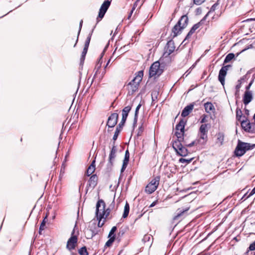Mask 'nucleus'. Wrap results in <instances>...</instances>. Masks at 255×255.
Returning <instances> with one entry per match:
<instances>
[{"label": "nucleus", "instance_id": "nucleus-1", "mask_svg": "<svg viewBox=\"0 0 255 255\" xmlns=\"http://www.w3.org/2000/svg\"><path fill=\"white\" fill-rule=\"evenodd\" d=\"M143 76V71H139L135 74V77L126 85L128 91V95H132L138 90Z\"/></svg>", "mask_w": 255, "mask_h": 255}, {"label": "nucleus", "instance_id": "nucleus-2", "mask_svg": "<svg viewBox=\"0 0 255 255\" xmlns=\"http://www.w3.org/2000/svg\"><path fill=\"white\" fill-rule=\"evenodd\" d=\"M255 147V144H251L239 140L234 152L237 156H241L243 155L247 150L252 149Z\"/></svg>", "mask_w": 255, "mask_h": 255}, {"label": "nucleus", "instance_id": "nucleus-3", "mask_svg": "<svg viewBox=\"0 0 255 255\" xmlns=\"http://www.w3.org/2000/svg\"><path fill=\"white\" fill-rule=\"evenodd\" d=\"M183 140L180 139L175 140L172 143V147L177 155L181 156H186L189 153V152L186 147L184 146L181 143Z\"/></svg>", "mask_w": 255, "mask_h": 255}, {"label": "nucleus", "instance_id": "nucleus-4", "mask_svg": "<svg viewBox=\"0 0 255 255\" xmlns=\"http://www.w3.org/2000/svg\"><path fill=\"white\" fill-rule=\"evenodd\" d=\"M163 66L161 65L159 61H156L151 65L149 68V77L159 76L163 73Z\"/></svg>", "mask_w": 255, "mask_h": 255}, {"label": "nucleus", "instance_id": "nucleus-5", "mask_svg": "<svg viewBox=\"0 0 255 255\" xmlns=\"http://www.w3.org/2000/svg\"><path fill=\"white\" fill-rule=\"evenodd\" d=\"M160 179V177L159 176L152 178L146 186L145 192L148 194L153 193L157 189L159 185Z\"/></svg>", "mask_w": 255, "mask_h": 255}, {"label": "nucleus", "instance_id": "nucleus-6", "mask_svg": "<svg viewBox=\"0 0 255 255\" xmlns=\"http://www.w3.org/2000/svg\"><path fill=\"white\" fill-rule=\"evenodd\" d=\"M187 121L182 119L180 120L179 123L176 126L175 135L177 138V139H180L183 140V135L184 133L185 126L186 124Z\"/></svg>", "mask_w": 255, "mask_h": 255}, {"label": "nucleus", "instance_id": "nucleus-7", "mask_svg": "<svg viewBox=\"0 0 255 255\" xmlns=\"http://www.w3.org/2000/svg\"><path fill=\"white\" fill-rule=\"evenodd\" d=\"M112 0H106L102 4L99 12V14L97 17L96 24L100 22L104 17L106 11L109 8Z\"/></svg>", "mask_w": 255, "mask_h": 255}, {"label": "nucleus", "instance_id": "nucleus-8", "mask_svg": "<svg viewBox=\"0 0 255 255\" xmlns=\"http://www.w3.org/2000/svg\"><path fill=\"white\" fill-rule=\"evenodd\" d=\"M241 126L243 128L249 132H255V123H250L247 119H243L241 122Z\"/></svg>", "mask_w": 255, "mask_h": 255}, {"label": "nucleus", "instance_id": "nucleus-9", "mask_svg": "<svg viewBox=\"0 0 255 255\" xmlns=\"http://www.w3.org/2000/svg\"><path fill=\"white\" fill-rule=\"evenodd\" d=\"M74 234V230L73 231L71 237L68 239L66 245L67 249L70 251L74 250L77 246L78 238Z\"/></svg>", "mask_w": 255, "mask_h": 255}, {"label": "nucleus", "instance_id": "nucleus-10", "mask_svg": "<svg viewBox=\"0 0 255 255\" xmlns=\"http://www.w3.org/2000/svg\"><path fill=\"white\" fill-rule=\"evenodd\" d=\"M115 144V141H114L113 145L112 147V149L111 150L109 157V160H108V163L107 164V166L109 168H110V169H112L113 164H114V161L115 160V159L116 157V152L117 151V148Z\"/></svg>", "mask_w": 255, "mask_h": 255}, {"label": "nucleus", "instance_id": "nucleus-11", "mask_svg": "<svg viewBox=\"0 0 255 255\" xmlns=\"http://www.w3.org/2000/svg\"><path fill=\"white\" fill-rule=\"evenodd\" d=\"M175 49L174 42L172 39L169 40L165 47V51L163 56H164L165 58L168 57L174 51Z\"/></svg>", "mask_w": 255, "mask_h": 255}, {"label": "nucleus", "instance_id": "nucleus-12", "mask_svg": "<svg viewBox=\"0 0 255 255\" xmlns=\"http://www.w3.org/2000/svg\"><path fill=\"white\" fill-rule=\"evenodd\" d=\"M119 115L117 113L112 114L108 118L107 126L109 128H114L117 124Z\"/></svg>", "mask_w": 255, "mask_h": 255}, {"label": "nucleus", "instance_id": "nucleus-13", "mask_svg": "<svg viewBox=\"0 0 255 255\" xmlns=\"http://www.w3.org/2000/svg\"><path fill=\"white\" fill-rule=\"evenodd\" d=\"M207 17V15L204 17L203 18H202L200 22H198L197 23L194 24L192 27V28H191V29L190 30V31H189V32L188 33V34H187L185 38L184 39V41H185V40H186L187 39H189L190 38V37L191 36V35L195 32V31L198 28L200 27V26L203 23L204 21L205 20V19H206V17Z\"/></svg>", "mask_w": 255, "mask_h": 255}, {"label": "nucleus", "instance_id": "nucleus-14", "mask_svg": "<svg viewBox=\"0 0 255 255\" xmlns=\"http://www.w3.org/2000/svg\"><path fill=\"white\" fill-rule=\"evenodd\" d=\"M106 203L103 199H99L96 204V215L98 220L100 213L105 210Z\"/></svg>", "mask_w": 255, "mask_h": 255}, {"label": "nucleus", "instance_id": "nucleus-15", "mask_svg": "<svg viewBox=\"0 0 255 255\" xmlns=\"http://www.w3.org/2000/svg\"><path fill=\"white\" fill-rule=\"evenodd\" d=\"M98 177L96 174L92 175L89 178L87 185V190L89 188L94 189L97 185Z\"/></svg>", "mask_w": 255, "mask_h": 255}, {"label": "nucleus", "instance_id": "nucleus-16", "mask_svg": "<svg viewBox=\"0 0 255 255\" xmlns=\"http://www.w3.org/2000/svg\"><path fill=\"white\" fill-rule=\"evenodd\" d=\"M195 103H192L187 106H186L183 110L181 116L182 117H186L188 116L192 111Z\"/></svg>", "mask_w": 255, "mask_h": 255}, {"label": "nucleus", "instance_id": "nucleus-17", "mask_svg": "<svg viewBox=\"0 0 255 255\" xmlns=\"http://www.w3.org/2000/svg\"><path fill=\"white\" fill-rule=\"evenodd\" d=\"M253 94L251 91H246L243 97V103L245 105H248L253 100Z\"/></svg>", "mask_w": 255, "mask_h": 255}, {"label": "nucleus", "instance_id": "nucleus-18", "mask_svg": "<svg viewBox=\"0 0 255 255\" xmlns=\"http://www.w3.org/2000/svg\"><path fill=\"white\" fill-rule=\"evenodd\" d=\"M188 208L182 210H180V209H178L177 210L178 212L177 213V215L173 217V220L174 221H178L181 220L183 218H184L185 216V214L186 212L188 211Z\"/></svg>", "mask_w": 255, "mask_h": 255}, {"label": "nucleus", "instance_id": "nucleus-19", "mask_svg": "<svg viewBox=\"0 0 255 255\" xmlns=\"http://www.w3.org/2000/svg\"><path fill=\"white\" fill-rule=\"evenodd\" d=\"M111 213V210L110 208H108L104 211H102V213H100V215L98 217V220L101 221L102 219H110L112 218V216H109Z\"/></svg>", "mask_w": 255, "mask_h": 255}, {"label": "nucleus", "instance_id": "nucleus-20", "mask_svg": "<svg viewBox=\"0 0 255 255\" xmlns=\"http://www.w3.org/2000/svg\"><path fill=\"white\" fill-rule=\"evenodd\" d=\"M178 25H179L183 29L187 26L188 23V17L186 15H182L178 21Z\"/></svg>", "mask_w": 255, "mask_h": 255}, {"label": "nucleus", "instance_id": "nucleus-21", "mask_svg": "<svg viewBox=\"0 0 255 255\" xmlns=\"http://www.w3.org/2000/svg\"><path fill=\"white\" fill-rule=\"evenodd\" d=\"M129 152L128 151V150L127 149L125 152V157H124V159L123 162V165H122V168L121 170V172H123L126 169L127 165L128 164V161H129Z\"/></svg>", "mask_w": 255, "mask_h": 255}, {"label": "nucleus", "instance_id": "nucleus-22", "mask_svg": "<svg viewBox=\"0 0 255 255\" xmlns=\"http://www.w3.org/2000/svg\"><path fill=\"white\" fill-rule=\"evenodd\" d=\"M183 29L181 28L179 25H178L177 23L172 29V33L173 34L172 35L173 38L180 34Z\"/></svg>", "mask_w": 255, "mask_h": 255}, {"label": "nucleus", "instance_id": "nucleus-23", "mask_svg": "<svg viewBox=\"0 0 255 255\" xmlns=\"http://www.w3.org/2000/svg\"><path fill=\"white\" fill-rule=\"evenodd\" d=\"M95 169V160H94L86 171V175L87 176H90L94 172Z\"/></svg>", "mask_w": 255, "mask_h": 255}, {"label": "nucleus", "instance_id": "nucleus-24", "mask_svg": "<svg viewBox=\"0 0 255 255\" xmlns=\"http://www.w3.org/2000/svg\"><path fill=\"white\" fill-rule=\"evenodd\" d=\"M124 125L125 124H122V123L120 122V123L117 127L116 131L115 132V134L113 137V139L114 140V141H115L117 140L119 133H120V132L121 131V130L123 129V128Z\"/></svg>", "mask_w": 255, "mask_h": 255}, {"label": "nucleus", "instance_id": "nucleus-25", "mask_svg": "<svg viewBox=\"0 0 255 255\" xmlns=\"http://www.w3.org/2000/svg\"><path fill=\"white\" fill-rule=\"evenodd\" d=\"M205 111L208 113L213 112L215 110L213 105L210 102H207L204 104Z\"/></svg>", "mask_w": 255, "mask_h": 255}, {"label": "nucleus", "instance_id": "nucleus-26", "mask_svg": "<svg viewBox=\"0 0 255 255\" xmlns=\"http://www.w3.org/2000/svg\"><path fill=\"white\" fill-rule=\"evenodd\" d=\"M242 118H244L243 119H247V118L245 117V116H243L242 111L241 110L238 108L236 109V119L241 122L243 120L242 119Z\"/></svg>", "mask_w": 255, "mask_h": 255}, {"label": "nucleus", "instance_id": "nucleus-27", "mask_svg": "<svg viewBox=\"0 0 255 255\" xmlns=\"http://www.w3.org/2000/svg\"><path fill=\"white\" fill-rule=\"evenodd\" d=\"M95 27H96V25L94 27L93 29L92 30L91 32L89 33L88 36L87 37V38L86 40V41L85 42L84 47V48L88 49V47H89V46L90 44V42L91 41V37H92L93 32L94 31V29Z\"/></svg>", "mask_w": 255, "mask_h": 255}, {"label": "nucleus", "instance_id": "nucleus-28", "mask_svg": "<svg viewBox=\"0 0 255 255\" xmlns=\"http://www.w3.org/2000/svg\"><path fill=\"white\" fill-rule=\"evenodd\" d=\"M129 211V205L128 202H126V205L124 207V213L123 215V218H126L128 216Z\"/></svg>", "mask_w": 255, "mask_h": 255}, {"label": "nucleus", "instance_id": "nucleus-29", "mask_svg": "<svg viewBox=\"0 0 255 255\" xmlns=\"http://www.w3.org/2000/svg\"><path fill=\"white\" fill-rule=\"evenodd\" d=\"M141 106V105L140 104H139L138 105L136 108V109L135 111L134 117L133 125H135L137 123L138 111H139V110Z\"/></svg>", "mask_w": 255, "mask_h": 255}, {"label": "nucleus", "instance_id": "nucleus-30", "mask_svg": "<svg viewBox=\"0 0 255 255\" xmlns=\"http://www.w3.org/2000/svg\"><path fill=\"white\" fill-rule=\"evenodd\" d=\"M208 124H202L200 127V133H207L208 132Z\"/></svg>", "mask_w": 255, "mask_h": 255}, {"label": "nucleus", "instance_id": "nucleus-31", "mask_svg": "<svg viewBox=\"0 0 255 255\" xmlns=\"http://www.w3.org/2000/svg\"><path fill=\"white\" fill-rule=\"evenodd\" d=\"M234 58H235V54L234 53H231L228 54L224 59V63L229 62Z\"/></svg>", "mask_w": 255, "mask_h": 255}, {"label": "nucleus", "instance_id": "nucleus-32", "mask_svg": "<svg viewBox=\"0 0 255 255\" xmlns=\"http://www.w3.org/2000/svg\"><path fill=\"white\" fill-rule=\"evenodd\" d=\"M78 253L80 255H88V252L85 246L82 247L78 250Z\"/></svg>", "mask_w": 255, "mask_h": 255}, {"label": "nucleus", "instance_id": "nucleus-33", "mask_svg": "<svg viewBox=\"0 0 255 255\" xmlns=\"http://www.w3.org/2000/svg\"><path fill=\"white\" fill-rule=\"evenodd\" d=\"M115 239H116L115 235H114L112 236V237L110 238L109 240L106 242L105 247H110L112 245L113 242L115 241Z\"/></svg>", "mask_w": 255, "mask_h": 255}, {"label": "nucleus", "instance_id": "nucleus-34", "mask_svg": "<svg viewBox=\"0 0 255 255\" xmlns=\"http://www.w3.org/2000/svg\"><path fill=\"white\" fill-rule=\"evenodd\" d=\"M193 159V158H191L190 159H185L183 158H181L179 159V162L182 163H184L185 165L190 163L192 160Z\"/></svg>", "mask_w": 255, "mask_h": 255}, {"label": "nucleus", "instance_id": "nucleus-35", "mask_svg": "<svg viewBox=\"0 0 255 255\" xmlns=\"http://www.w3.org/2000/svg\"><path fill=\"white\" fill-rule=\"evenodd\" d=\"M47 221V216H46L44 219L43 220L42 223H41L40 228H39V234H41V232L44 229V227L45 226L46 223Z\"/></svg>", "mask_w": 255, "mask_h": 255}, {"label": "nucleus", "instance_id": "nucleus-36", "mask_svg": "<svg viewBox=\"0 0 255 255\" xmlns=\"http://www.w3.org/2000/svg\"><path fill=\"white\" fill-rule=\"evenodd\" d=\"M218 79L221 84L223 86V66L219 71Z\"/></svg>", "mask_w": 255, "mask_h": 255}, {"label": "nucleus", "instance_id": "nucleus-37", "mask_svg": "<svg viewBox=\"0 0 255 255\" xmlns=\"http://www.w3.org/2000/svg\"><path fill=\"white\" fill-rule=\"evenodd\" d=\"M132 105H131L130 106H128L126 107H125L123 110H122V113H127L128 114V113L130 112V111L131 110V108H132Z\"/></svg>", "mask_w": 255, "mask_h": 255}, {"label": "nucleus", "instance_id": "nucleus-38", "mask_svg": "<svg viewBox=\"0 0 255 255\" xmlns=\"http://www.w3.org/2000/svg\"><path fill=\"white\" fill-rule=\"evenodd\" d=\"M139 1V0H137L133 4V7L132 8V9L131 10L130 13H129V15L128 16V19H129L130 17H131L132 14V12L133 11H134V10L135 9V7L137 6V3Z\"/></svg>", "mask_w": 255, "mask_h": 255}, {"label": "nucleus", "instance_id": "nucleus-39", "mask_svg": "<svg viewBox=\"0 0 255 255\" xmlns=\"http://www.w3.org/2000/svg\"><path fill=\"white\" fill-rule=\"evenodd\" d=\"M83 20H81L80 22V24H79V31L78 32V35H77V39H76V43L75 44H74V47H75L77 42H78V38H79V34H80V31H81V28H82V24H83Z\"/></svg>", "mask_w": 255, "mask_h": 255}, {"label": "nucleus", "instance_id": "nucleus-40", "mask_svg": "<svg viewBox=\"0 0 255 255\" xmlns=\"http://www.w3.org/2000/svg\"><path fill=\"white\" fill-rule=\"evenodd\" d=\"M200 138L203 140L202 142L204 143L207 140V133H200Z\"/></svg>", "mask_w": 255, "mask_h": 255}, {"label": "nucleus", "instance_id": "nucleus-41", "mask_svg": "<svg viewBox=\"0 0 255 255\" xmlns=\"http://www.w3.org/2000/svg\"><path fill=\"white\" fill-rule=\"evenodd\" d=\"M117 227H116V226L113 227L109 233L108 237L111 238V237H112L113 236L115 235L114 234H115V232L117 231Z\"/></svg>", "mask_w": 255, "mask_h": 255}, {"label": "nucleus", "instance_id": "nucleus-42", "mask_svg": "<svg viewBox=\"0 0 255 255\" xmlns=\"http://www.w3.org/2000/svg\"><path fill=\"white\" fill-rule=\"evenodd\" d=\"M223 136H222V137L220 136L217 138L216 143L218 146H221L223 144Z\"/></svg>", "mask_w": 255, "mask_h": 255}, {"label": "nucleus", "instance_id": "nucleus-43", "mask_svg": "<svg viewBox=\"0 0 255 255\" xmlns=\"http://www.w3.org/2000/svg\"><path fill=\"white\" fill-rule=\"evenodd\" d=\"M128 116V114L126 113H122V119L121 121V123H122V124H125L126 123V121L127 120V117Z\"/></svg>", "mask_w": 255, "mask_h": 255}, {"label": "nucleus", "instance_id": "nucleus-44", "mask_svg": "<svg viewBox=\"0 0 255 255\" xmlns=\"http://www.w3.org/2000/svg\"><path fill=\"white\" fill-rule=\"evenodd\" d=\"M220 0H218L217 2L212 5V6L211 8L210 11H214L216 9V7L219 5L220 3Z\"/></svg>", "mask_w": 255, "mask_h": 255}, {"label": "nucleus", "instance_id": "nucleus-45", "mask_svg": "<svg viewBox=\"0 0 255 255\" xmlns=\"http://www.w3.org/2000/svg\"><path fill=\"white\" fill-rule=\"evenodd\" d=\"M207 118H208L207 115H205V114L203 115L202 116V117H201V120L200 122L201 123H205L207 122Z\"/></svg>", "mask_w": 255, "mask_h": 255}, {"label": "nucleus", "instance_id": "nucleus-46", "mask_svg": "<svg viewBox=\"0 0 255 255\" xmlns=\"http://www.w3.org/2000/svg\"><path fill=\"white\" fill-rule=\"evenodd\" d=\"M205 1V0H193L194 3L196 5H200Z\"/></svg>", "mask_w": 255, "mask_h": 255}, {"label": "nucleus", "instance_id": "nucleus-47", "mask_svg": "<svg viewBox=\"0 0 255 255\" xmlns=\"http://www.w3.org/2000/svg\"><path fill=\"white\" fill-rule=\"evenodd\" d=\"M249 249L250 251L255 250V241L250 245Z\"/></svg>", "mask_w": 255, "mask_h": 255}, {"label": "nucleus", "instance_id": "nucleus-48", "mask_svg": "<svg viewBox=\"0 0 255 255\" xmlns=\"http://www.w3.org/2000/svg\"><path fill=\"white\" fill-rule=\"evenodd\" d=\"M231 67V65H228L226 66H224V77H225L226 75L227 71L229 69V68Z\"/></svg>", "mask_w": 255, "mask_h": 255}, {"label": "nucleus", "instance_id": "nucleus-49", "mask_svg": "<svg viewBox=\"0 0 255 255\" xmlns=\"http://www.w3.org/2000/svg\"><path fill=\"white\" fill-rule=\"evenodd\" d=\"M241 87V83H238L236 85V94H237V93L239 92V89H240Z\"/></svg>", "mask_w": 255, "mask_h": 255}, {"label": "nucleus", "instance_id": "nucleus-50", "mask_svg": "<svg viewBox=\"0 0 255 255\" xmlns=\"http://www.w3.org/2000/svg\"><path fill=\"white\" fill-rule=\"evenodd\" d=\"M254 194H255V187L253 189V190H252V191L250 192V193L249 194V195H248V196L246 197V198H249L250 196H252L253 195H254Z\"/></svg>", "mask_w": 255, "mask_h": 255}, {"label": "nucleus", "instance_id": "nucleus-51", "mask_svg": "<svg viewBox=\"0 0 255 255\" xmlns=\"http://www.w3.org/2000/svg\"><path fill=\"white\" fill-rule=\"evenodd\" d=\"M88 49L84 48L81 55L86 56V54L87 53V51H88Z\"/></svg>", "mask_w": 255, "mask_h": 255}, {"label": "nucleus", "instance_id": "nucleus-52", "mask_svg": "<svg viewBox=\"0 0 255 255\" xmlns=\"http://www.w3.org/2000/svg\"><path fill=\"white\" fill-rule=\"evenodd\" d=\"M85 56H83L81 55V58H80V62L81 64H83L84 63L85 59Z\"/></svg>", "mask_w": 255, "mask_h": 255}, {"label": "nucleus", "instance_id": "nucleus-53", "mask_svg": "<svg viewBox=\"0 0 255 255\" xmlns=\"http://www.w3.org/2000/svg\"><path fill=\"white\" fill-rule=\"evenodd\" d=\"M253 83V80H252L251 81V82L250 83V84H249V85L246 87V91H249V90L250 88V87H251V85H252Z\"/></svg>", "mask_w": 255, "mask_h": 255}, {"label": "nucleus", "instance_id": "nucleus-54", "mask_svg": "<svg viewBox=\"0 0 255 255\" xmlns=\"http://www.w3.org/2000/svg\"><path fill=\"white\" fill-rule=\"evenodd\" d=\"M195 141H193L191 143L188 144H185V145L187 147H192V146H193L195 144Z\"/></svg>", "mask_w": 255, "mask_h": 255}, {"label": "nucleus", "instance_id": "nucleus-55", "mask_svg": "<svg viewBox=\"0 0 255 255\" xmlns=\"http://www.w3.org/2000/svg\"><path fill=\"white\" fill-rule=\"evenodd\" d=\"M98 221H99L98 224V227H102L105 223V221H104L102 223H101V221H100V220H98Z\"/></svg>", "mask_w": 255, "mask_h": 255}, {"label": "nucleus", "instance_id": "nucleus-56", "mask_svg": "<svg viewBox=\"0 0 255 255\" xmlns=\"http://www.w3.org/2000/svg\"><path fill=\"white\" fill-rule=\"evenodd\" d=\"M158 201L157 200L155 201H154L150 206H149V207H152L153 206H154L155 205L157 204Z\"/></svg>", "mask_w": 255, "mask_h": 255}, {"label": "nucleus", "instance_id": "nucleus-57", "mask_svg": "<svg viewBox=\"0 0 255 255\" xmlns=\"http://www.w3.org/2000/svg\"><path fill=\"white\" fill-rule=\"evenodd\" d=\"M250 111L248 109H245V115H246L247 116L249 115Z\"/></svg>", "mask_w": 255, "mask_h": 255}, {"label": "nucleus", "instance_id": "nucleus-58", "mask_svg": "<svg viewBox=\"0 0 255 255\" xmlns=\"http://www.w3.org/2000/svg\"><path fill=\"white\" fill-rule=\"evenodd\" d=\"M118 51L120 52V53L121 54H122V53H124L125 52H124V50H123V48L121 47L119 50Z\"/></svg>", "mask_w": 255, "mask_h": 255}, {"label": "nucleus", "instance_id": "nucleus-59", "mask_svg": "<svg viewBox=\"0 0 255 255\" xmlns=\"http://www.w3.org/2000/svg\"><path fill=\"white\" fill-rule=\"evenodd\" d=\"M244 78H241L240 79H239L238 81V83H242V81L244 80Z\"/></svg>", "mask_w": 255, "mask_h": 255}, {"label": "nucleus", "instance_id": "nucleus-60", "mask_svg": "<svg viewBox=\"0 0 255 255\" xmlns=\"http://www.w3.org/2000/svg\"><path fill=\"white\" fill-rule=\"evenodd\" d=\"M110 61H111V59H110L108 60V62H107V63L106 65V66H105V68H107V67L108 66V65H109V64H110Z\"/></svg>", "mask_w": 255, "mask_h": 255}, {"label": "nucleus", "instance_id": "nucleus-61", "mask_svg": "<svg viewBox=\"0 0 255 255\" xmlns=\"http://www.w3.org/2000/svg\"><path fill=\"white\" fill-rule=\"evenodd\" d=\"M110 61H111V59H110L108 60V62H107V63L106 65V66H105V68H107V67L108 66V65H109V64H110Z\"/></svg>", "mask_w": 255, "mask_h": 255}, {"label": "nucleus", "instance_id": "nucleus-62", "mask_svg": "<svg viewBox=\"0 0 255 255\" xmlns=\"http://www.w3.org/2000/svg\"><path fill=\"white\" fill-rule=\"evenodd\" d=\"M157 99V97L156 96L155 97V98L153 97H152V102L154 101L155 100V99Z\"/></svg>", "mask_w": 255, "mask_h": 255}, {"label": "nucleus", "instance_id": "nucleus-63", "mask_svg": "<svg viewBox=\"0 0 255 255\" xmlns=\"http://www.w3.org/2000/svg\"><path fill=\"white\" fill-rule=\"evenodd\" d=\"M253 119L254 120V123H255V115L254 116Z\"/></svg>", "mask_w": 255, "mask_h": 255}, {"label": "nucleus", "instance_id": "nucleus-64", "mask_svg": "<svg viewBox=\"0 0 255 255\" xmlns=\"http://www.w3.org/2000/svg\"><path fill=\"white\" fill-rule=\"evenodd\" d=\"M71 255H77L74 253H71Z\"/></svg>", "mask_w": 255, "mask_h": 255}]
</instances>
